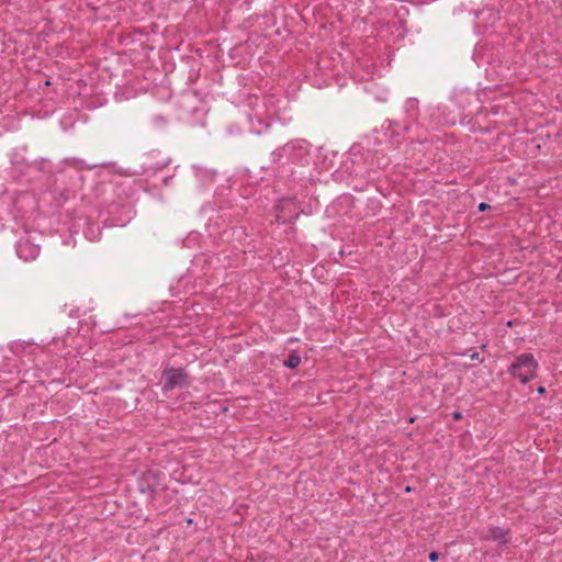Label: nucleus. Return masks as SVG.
Masks as SVG:
<instances>
[{"label": "nucleus", "instance_id": "nucleus-1", "mask_svg": "<svg viewBox=\"0 0 562 562\" xmlns=\"http://www.w3.org/2000/svg\"><path fill=\"white\" fill-rule=\"evenodd\" d=\"M539 364L532 353L525 352L516 357L509 366L508 372L514 378H518L522 384L528 383L537 376Z\"/></svg>", "mask_w": 562, "mask_h": 562}, {"label": "nucleus", "instance_id": "nucleus-2", "mask_svg": "<svg viewBox=\"0 0 562 562\" xmlns=\"http://www.w3.org/2000/svg\"><path fill=\"white\" fill-rule=\"evenodd\" d=\"M162 379V392H169L177 387H187L190 384L189 374L184 368L165 367Z\"/></svg>", "mask_w": 562, "mask_h": 562}, {"label": "nucleus", "instance_id": "nucleus-3", "mask_svg": "<svg viewBox=\"0 0 562 562\" xmlns=\"http://www.w3.org/2000/svg\"><path fill=\"white\" fill-rule=\"evenodd\" d=\"M162 473L159 471L147 470L138 481V488L142 493H148L151 498L159 490H164L161 484Z\"/></svg>", "mask_w": 562, "mask_h": 562}, {"label": "nucleus", "instance_id": "nucleus-4", "mask_svg": "<svg viewBox=\"0 0 562 562\" xmlns=\"http://www.w3.org/2000/svg\"><path fill=\"white\" fill-rule=\"evenodd\" d=\"M16 254L24 261L35 259V244L33 243L30 229H25L24 236L18 239Z\"/></svg>", "mask_w": 562, "mask_h": 562}, {"label": "nucleus", "instance_id": "nucleus-5", "mask_svg": "<svg viewBox=\"0 0 562 562\" xmlns=\"http://www.w3.org/2000/svg\"><path fill=\"white\" fill-rule=\"evenodd\" d=\"M485 539L495 540L501 544L506 546L510 541L509 530L501 527L490 528Z\"/></svg>", "mask_w": 562, "mask_h": 562}, {"label": "nucleus", "instance_id": "nucleus-6", "mask_svg": "<svg viewBox=\"0 0 562 562\" xmlns=\"http://www.w3.org/2000/svg\"><path fill=\"white\" fill-rule=\"evenodd\" d=\"M301 363V356L296 351H291L283 361V366L288 369H295Z\"/></svg>", "mask_w": 562, "mask_h": 562}, {"label": "nucleus", "instance_id": "nucleus-7", "mask_svg": "<svg viewBox=\"0 0 562 562\" xmlns=\"http://www.w3.org/2000/svg\"><path fill=\"white\" fill-rule=\"evenodd\" d=\"M291 206H293L295 209V204L292 202V201H285L281 206H280V213L278 214V218H283L282 222L283 223H292L297 216H299V213L295 214V216H292V217H289L286 218L284 215H283V212L286 210V209H290Z\"/></svg>", "mask_w": 562, "mask_h": 562}, {"label": "nucleus", "instance_id": "nucleus-8", "mask_svg": "<svg viewBox=\"0 0 562 562\" xmlns=\"http://www.w3.org/2000/svg\"><path fill=\"white\" fill-rule=\"evenodd\" d=\"M42 111L44 116L55 111V102L53 98H49V100L43 105V109L37 110V117H40Z\"/></svg>", "mask_w": 562, "mask_h": 562}, {"label": "nucleus", "instance_id": "nucleus-9", "mask_svg": "<svg viewBox=\"0 0 562 562\" xmlns=\"http://www.w3.org/2000/svg\"><path fill=\"white\" fill-rule=\"evenodd\" d=\"M37 85L42 89L48 88L50 86L49 77L37 71Z\"/></svg>", "mask_w": 562, "mask_h": 562}, {"label": "nucleus", "instance_id": "nucleus-10", "mask_svg": "<svg viewBox=\"0 0 562 562\" xmlns=\"http://www.w3.org/2000/svg\"><path fill=\"white\" fill-rule=\"evenodd\" d=\"M43 20L47 21L44 29L41 31V35L43 37H46L50 34V32H53V29L52 27H47L48 24L52 23V21L48 19V18H43Z\"/></svg>", "mask_w": 562, "mask_h": 562}, {"label": "nucleus", "instance_id": "nucleus-11", "mask_svg": "<svg viewBox=\"0 0 562 562\" xmlns=\"http://www.w3.org/2000/svg\"><path fill=\"white\" fill-rule=\"evenodd\" d=\"M470 358L474 361H477L479 363H482L484 361V359L480 357V353L477 351H473L470 355Z\"/></svg>", "mask_w": 562, "mask_h": 562}, {"label": "nucleus", "instance_id": "nucleus-12", "mask_svg": "<svg viewBox=\"0 0 562 562\" xmlns=\"http://www.w3.org/2000/svg\"><path fill=\"white\" fill-rule=\"evenodd\" d=\"M491 209V205L486 202H481L477 206L479 212H485Z\"/></svg>", "mask_w": 562, "mask_h": 562}, {"label": "nucleus", "instance_id": "nucleus-13", "mask_svg": "<svg viewBox=\"0 0 562 562\" xmlns=\"http://www.w3.org/2000/svg\"><path fill=\"white\" fill-rule=\"evenodd\" d=\"M428 558L431 562H437L439 560V553L437 551H431Z\"/></svg>", "mask_w": 562, "mask_h": 562}, {"label": "nucleus", "instance_id": "nucleus-14", "mask_svg": "<svg viewBox=\"0 0 562 562\" xmlns=\"http://www.w3.org/2000/svg\"><path fill=\"white\" fill-rule=\"evenodd\" d=\"M50 445H46L43 449L42 448H37V457L38 456H43V454H46L47 453V450L49 448Z\"/></svg>", "mask_w": 562, "mask_h": 562}, {"label": "nucleus", "instance_id": "nucleus-15", "mask_svg": "<svg viewBox=\"0 0 562 562\" xmlns=\"http://www.w3.org/2000/svg\"><path fill=\"white\" fill-rule=\"evenodd\" d=\"M547 390L543 385H540L537 387V393L540 394V395H543L546 394Z\"/></svg>", "mask_w": 562, "mask_h": 562}, {"label": "nucleus", "instance_id": "nucleus-16", "mask_svg": "<svg viewBox=\"0 0 562 562\" xmlns=\"http://www.w3.org/2000/svg\"><path fill=\"white\" fill-rule=\"evenodd\" d=\"M452 417L454 420H460L462 418V414L460 412H454Z\"/></svg>", "mask_w": 562, "mask_h": 562}, {"label": "nucleus", "instance_id": "nucleus-17", "mask_svg": "<svg viewBox=\"0 0 562 562\" xmlns=\"http://www.w3.org/2000/svg\"><path fill=\"white\" fill-rule=\"evenodd\" d=\"M281 149H282V148H280V149H278V150L273 151V155H274L276 157H280V156H281Z\"/></svg>", "mask_w": 562, "mask_h": 562}, {"label": "nucleus", "instance_id": "nucleus-18", "mask_svg": "<svg viewBox=\"0 0 562 562\" xmlns=\"http://www.w3.org/2000/svg\"><path fill=\"white\" fill-rule=\"evenodd\" d=\"M186 522H187L188 525H191V524L193 522V519H192V518H187V519H186Z\"/></svg>", "mask_w": 562, "mask_h": 562}]
</instances>
